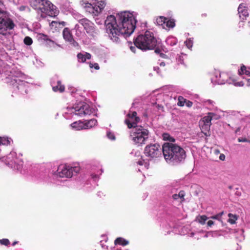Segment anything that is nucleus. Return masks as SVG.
Returning <instances> with one entry per match:
<instances>
[{"label": "nucleus", "mask_w": 250, "mask_h": 250, "mask_svg": "<svg viewBox=\"0 0 250 250\" xmlns=\"http://www.w3.org/2000/svg\"><path fill=\"white\" fill-rule=\"evenodd\" d=\"M137 112L135 111L129 113L127 114V118L125 120V124L127 125L128 128H134L136 126H138V123L140 121V118L137 116Z\"/></svg>", "instance_id": "9b49d317"}, {"label": "nucleus", "mask_w": 250, "mask_h": 250, "mask_svg": "<svg viewBox=\"0 0 250 250\" xmlns=\"http://www.w3.org/2000/svg\"><path fill=\"white\" fill-rule=\"evenodd\" d=\"M17 243H18V242H17V241H15V242H13V243H12V246H15V245L16 244H17Z\"/></svg>", "instance_id": "13d9d810"}, {"label": "nucleus", "mask_w": 250, "mask_h": 250, "mask_svg": "<svg viewBox=\"0 0 250 250\" xmlns=\"http://www.w3.org/2000/svg\"><path fill=\"white\" fill-rule=\"evenodd\" d=\"M186 102V99H185L182 96H179L178 98L177 105L179 106H184Z\"/></svg>", "instance_id": "c85d7f7f"}, {"label": "nucleus", "mask_w": 250, "mask_h": 250, "mask_svg": "<svg viewBox=\"0 0 250 250\" xmlns=\"http://www.w3.org/2000/svg\"><path fill=\"white\" fill-rule=\"evenodd\" d=\"M97 123V121L95 119L85 121V123H84L85 129L94 127L96 125Z\"/></svg>", "instance_id": "6ab92c4d"}, {"label": "nucleus", "mask_w": 250, "mask_h": 250, "mask_svg": "<svg viewBox=\"0 0 250 250\" xmlns=\"http://www.w3.org/2000/svg\"><path fill=\"white\" fill-rule=\"evenodd\" d=\"M85 55V59H88V60H89L91 59V55L90 53H85V54H84Z\"/></svg>", "instance_id": "a18cd8bd"}, {"label": "nucleus", "mask_w": 250, "mask_h": 250, "mask_svg": "<svg viewBox=\"0 0 250 250\" xmlns=\"http://www.w3.org/2000/svg\"><path fill=\"white\" fill-rule=\"evenodd\" d=\"M164 157L167 162H180L186 158V151L175 144L165 143L162 146Z\"/></svg>", "instance_id": "f03ea898"}, {"label": "nucleus", "mask_w": 250, "mask_h": 250, "mask_svg": "<svg viewBox=\"0 0 250 250\" xmlns=\"http://www.w3.org/2000/svg\"><path fill=\"white\" fill-rule=\"evenodd\" d=\"M137 164H138L139 165H140V166H143L144 163H145V160H143V159H141L140 160H139L137 162Z\"/></svg>", "instance_id": "49530a36"}, {"label": "nucleus", "mask_w": 250, "mask_h": 250, "mask_svg": "<svg viewBox=\"0 0 250 250\" xmlns=\"http://www.w3.org/2000/svg\"><path fill=\"white\" fill-rule=\"evenodd\" d=\"M23 42L25 44L27 45H30L32 44L33 41L31 38L28 36H26L24 39Z\"/></svg>", "instance_id": "7c9ffc66"}, {"label": "nucleus", "mask_w": 250, "mask_h": 250, "mask_svg": "<svg viewBox=\"0 0 250 250\" xmlns=\"http://www.w3.org/2000/svg\"><path fill=\"white\" fill-rule=\"evenodd\" d=\"M97 7H99L100 9V13L104 8L106 3L104 0H97Z\"/></svg>", "instance_id": "bb28decb"}, {"label": "nucleus", "mask_w": 250, "mask_h": 250, "mask_svg": "<svg viewBox=\"0 0 250 250\" xmlns=\"http://www.w3.org/2000/svg\"><path fill=\"white\" fill-rule=\"evenodd\" d=\"M238 73L240 75L245 74L250 76V67H247L244 65H242L241 67L240 70H239Z\"/></svg>", "instance_id": "412c9836"}, {"label": "nucleus", "mask_w": 250, "mask_h": 250, "mask_svg": "<svg viewBox=\"0 0 250 250\" xmlns=\"http://www.w3.org/2000/svg\"><path fill=\"white\" fill-rule=\"evenodd\" d=\"M228 216H229L228 222L231 224H235L236 222V221L238 219L237 215H233L232 213H229Z\"/></svg>", "instance_id": "b1692460"}, {"label": "nucleus", "mask_w": 250, "mask_h": 250, "mask_svg": "<svg viewBox=\"0 0 250 250\" xmlns=\"http://www.w3.org/2000/svg\"><path fill=\"white\" fill-rule=\"evenodd\" d=\"M136 20L133 15L128 12H122L108 16L104 23L107 33L110 39L115 42L119 41L120 37L130 35L136 27Z\"/></svg>", "instance_id": "f257e3e1"}, {"label": "nucleus", "mask_w": 250, "mask_h": 250, "mask_svg": "<svg viewBox=\"0 0 250 250\" xmlns=\"http://www.w3.org/2000/svg\"><path fill=\"white\" fill-rule=\"evenodd\" d=\"M214 115V113L209 112L207 116L204 117L199 122L201 132L206 136H209L210 127L211 125V121Z\"/></svg>", "instance_id": "1a4fd4ad"}, {"label": "nucleus", "mask_w": 250, "mask_h": 250, "mask_svg": "<svg viewBox=\"0 0 250 250\" xmlns=\"http://www.w3.org/2000/svg\"><path fill=\"white\" fill-rule=\"evenodd\" d=\"M15 26L14 22L7 17L6 13L0 11V34L4 35L7 30H12Z\"/></svg>", "instance_id": "423d86ee"}, {"label": "nucleus", "mask_w": 250, "mask_h": 250, "mask_svg": "<svg viewBox=\"0 0 250 250\" xmlns=\"http://www.w3.org/2000/svg\"><path fill=\"white\" fill-rule=\"evenodd\" d=\"M84 54L81 53H79L77 54V58L78 61L81 62H84L86 61Z\"/></svg>", "instance_id": "c756f323"}, {"label": "nucleus", "mask_w": 250, "mask_h": 250, "mask_svg": "<svg viewBox=\"0 0 250 250\" xmlns=\"http://www.w3.org/2000/svg\"><path fill=\"white\" fill-rule=\"evenodd\" d=\"M219 158L221 160H223V161L225 159V155H224L223 154H221L219 156Z\"/></svg>", "instance_id": "8fccbe9b"}, {"label": "nucleus", "mask_w": 250, "mask_h": 250, "mask_svg": "<svg viewBox=\"0 0 250 250\" xmlns=\"http://www.w3.org/2000/svg\"><path fill=\"white\" fill-rule=\"evenodd\" d=\"M165 24L167 27L168 28H173L175 25V21L174 20H168L167 19Z\"/></svg>", "instance_id": "cd10ccee"}, {"label": "nucleus", "mask_w": 250, "mask_h": 250, "mask_svg": "<svg viewBox=\"0 0 250 250\" xmlns=\"http://www.w3.org/2000/svg\"><path fill=\"white\" fill-rule=\"evenodd\" d=\"M10 139L8 137H0V146H7L10 144Z\"/></svg>", "instance_id": "a878e982"}, {"label": "nucleus", "mask_w": 250, "mask_h": 250, "mask_svg": "<svg viewBox=\"0 0 250 250\" xmlns=\"http://www.w3.org/2000/svg\"><path fill=\"white\" fill-rule=\"evenodd\" d=\"M186 46L188 48H190L192 46V43L190 41H187L186 42Z\"/></svg>", "instance_id": "ea45409f"}, {"label": "nucleus", "mask_w": 250, "mask_h": 250, "mask_svg": "<svg viewBox=\"0 0 250 250\" xmlns=\"http://www.w3.org/2000/svg\"><path fill=\"white\" fill-rule=\"evenodd\" d=\"M208 217L206 215L200 216L198 219L199 222L201 224H204L207 220Z\"/></svg>", "instance_id": "2f4dec72"}, {"label": "nucleus", "mask_w": 250, "mask_h": 250, "mask_svg": "<svg viewBox=\"0 0 250 250\" xmlns=\"http://www.w3.org/2000/svg\"><path fill=\"white\" fill-rule=\"evenodd\" d=\"M185 104L188 107H191L193 105V103L189 100L186 99V102Z\"/></svg>", "instance_id": "58836bf2"}, {"label": "nucleus", "mask_w": 250, "mask_h": 250, "mask_svg": "<svg viewBox=\"0 0 250 250\" xmlns=\"http://www.w3.org/2000/svg\"><path fill=\"white\" fill-rule=\"evenodd\" d=\"M57 23V21H52L51 23H50V25H52L53 26L54 25V24H56Z\"/></svg>", "instance_id": "5fc2aeb1"}, {"label": "nucleus", "mask_w": 250, "mask_h": 250, "mask_svg": "<svg viewBox=\"0 0 250 250\" xmlns=\"http://www.w3.org/2000/svg\"><path fill=\"white\" fill-rule=\"evenodd\" d=\"M31 3L35 9L51 17H55L59 13L57 7L48 0H34Z\"/></svg>", "instance_id": "39448f33"}, {"label": "nucleus", "mask_w": 250, "mask_h": 250, "mask_svg": "<svg viewBox=\"0 0 250 250\" xmlns=\"http://www.w3.org/2000/svg\"><path fill=\"white\" fill-rule=\"evenodd\" d=\"M40 39L42 41H43L46 43L50 46L54 45L55 43V42L49 38L46 35L42 34L40 35Z\"/></svg>", "instance_id": "a211bd4d"}, {"label": "nucleus", "mask_w": 250, "mask_h": 250, "mask_svg": "<svg viewBox=\"0 0 250 250\" xmlns=\"http://www.w3.org/2000/svg\"><path fill=\"white\" fill-rule=\"evenodd\" d=\"M86 12L92 14L94 16H97L100 13V9L97 7V4L86 3L84 6Z\"/></svg>", "instance_id": "2eb2a0df"}, {"label": "nucleus", "mask_w": 250, "mask_h": 250, "mask_svg": "<svg viewBox=\"0 0 250 250\" xmlns=\"http://www.w3.org/2000/svg\"><path fill=\"white\" fill-rule=\"evenodd\" d=\"M179 199H181V202L184 200L185 193L183 190L180 191L178 193Z\"/></svg>", "instance_id": "e433bc0d"}, {"label": "nucleus", "mask_w": 250, "mask_h": 250, "mask_svg": "<svg viewBox=\"0 0 250 250\" xmlns=\"http://www.w3.org/2000/svg\"><path fill=\"white\" fill-rule=\"evenodd\" d=\"M79 23L81 24L85 30L87 34L89 36L94 37L98 32L94 23L86 18H83L79 21Z\"/></svg>", "instance_id": "9d476101"}, {"label": "nucleus", "mask_w": 250, "mask_h": 250, "mask_svg": "<svg viewBox=\"0 0 250 250\" xmlns=\"http://www.w3.org/2000/svg\"><path fill=\"white\" fill-rule=\"evenodd\" d=\"M162 148L157 144H150L147 145L145 149L144 153L150 159L156 158L162 154Z\"/></svg>", "instance_id": "6e6552de"}, {"label": "nucleus", "mask_w": 250, "mask_h": 250, "mask_svg": "<svg viewBox=\"0 0 250 250\" xmlns=\"http://www.w3.org/2000/svg\"><path fill=\"white\" fill-rule=\"evenodd\" d=\"M114 244L115 245H119L124 246L128 244V241L122 237H118L115 239Z\"/></svg>", "instance_id": "4be33fe9"}, {"label": "nucleus", "mask_w": 250, "mask_h": 250, "mask_svg": "<svg viewBox=\"0 0 250 250\" xmlns=\"http://www.w3.org/2000/svg\"><path fill=\"white\" fill-rule=\"evenodd\" d=\"M223 214V212L222 211L216 215L211 216V218H212L213 219L219 220L220 218L221 217Z\"/></svg>", "instance_id": "c9c22d12"}, {"label": "nucleus", "mask_w": 250, "mask_h": 250, "mask_svg": "<svg viewBox=\"0 0 250 250\" xmlns=\"http://www.w3.org/2000/svg\"><path fill=\"white\" fill-rule=\"evenodd\" d=\"M107 136L109 139H112V140L115 139V138L114 135L111 133H107Z\"/></svg>", "instance_id": "c03bdc74"}, {"label": "nucleus", "mask_w": 250, "mask_h": 250, "mask_svg": "<svg viewBox=\"0 0 250 250\" xmlns=\"http://www.w3.org/2000/svg\"><path fill=\"white\" fill-rule=\"evenodd\" d=\"M215 152L216 153H218V152H219V151L218 150H215Z\"/></svg>", "instance_id": "052dcab7"}, {"label": "nucleus", "mask_w": 250, "mask_h": 250, "mask_svg": "<svg viewBox=\"0 0 250 250\" xmlns=\"http://www.w3.org/2000/svg\"><path fill=\"white\" fill-rule=\"evenodd\" d=\"M19 81V82H21L20 80L18 79V80H16V79H14L13 80H12L11 81V82L12 83V84L14 86H16L17 88H18V86L17 85V84H16L15 83H18V81Z\"/></svg>", "instance_id": "37998d69"}, {"label": "nucleus", "mask_w": 250, "mask_h": 250, "mask_svg": "<svg viewBox=\"0 0 250 250\" xmlns=\"http://www.w3.org/2000/svg\"><path fill=\"white\" fill-rule=\"evenodd\" d=\"M79 166L70 167L68 165L60 166L58 168V175L62 178H71L80 171Z\"/></svg>", "instance_id": "0eeeda50"}, {"label": "nucleus", "mask_w": 250, "mask_h": 250, "mask_svg": "<svg viewBox=\"0 0 250 250\" xmlns=\"http://www.w3.org/2000/svg\"><path fill=\"white\" fill-rule=\"evenodd\" d=\"M62 35L65 41L70 42L74 46L76 47L79 45L78 43L73 39L71 31L68 28L66 27L64 28L62 32Z\"/></svg>", "instance_id": "4468645a"}, {"label": "nucleus", "mask_w": 250, "mask_h": 250, "mask_svg": "<svg viewBox=\"0 0 250 250\" xmlns=\"http://www.w3.org/2000/svg\"><path fill=\"white\" fill-rule=\"evenodd\" d=\"M89 65L91 68L94 67L96 70H99L100 69L99 64L97 63H92L90 62H89Z\"/></svg>", "instance_id": "f704fd0d"}, {"label": "nucleus", "mask_w": 250, "mask_h": 250, "mask_svg": "<svg viewBox=\"0 0 250 250\" xmlns=\"http://www.w3.org/2000/svg\"><path fill=\"white\" fill-rule=\"evenodd\" d=\"M238 141L239 142H249L250 143V140H248L246 138H239L238 139Z\"/></svg>", "instance_id": "4c0bfd02"}, {"label": "nucleus", "mask_w": 250, "mask_h": 250, "mask_svg": "<svg viewBox=\"0 0 250 250\" xmlns=\"http://www.w3.org/2000/svg\"><path fill=\"white\" fill-rule=\"evenodd\" d=\"M0 244L7 246L10 244V241L8 239H2L0 240Z\"/></svg>", "instance_id": "473e14b6"}, {"label": "nucleus", "mask_w": 250, "mask_h": 250, "mask_svg": "<svg viewBox=\"0 0 250 250\" xmlns=\"http://www.w3.org/2000/svg\"><path fill=\"white\" fill-rule=\"evenodd\" d=\"M172 198L174 200H178L179 199V197L178 196V194H174L172 195Z\"/></svg>", "instance_id": "de8ad7c7"}, {"label": "nucleus", "mask_w": 250, "mask_h": 250, "mask_svg": "<svg viewBox=\"0 0 250 250\" xmlns=\"http://www.w3.org/2000/svg\"><path fill=\"white\" fill-rule=\"evenodd\" d=\"M248 26L250 27V21L248 22Z\"/></svg>", "instance_id": "bf43d9fd"}, {"label": "nucleus", "mask_w": 250, "mask_h": 250, "mask_svg": "<svg viewBox=\"0 0 250 250\" xmlns=\"http://www.w3.org/2000/svg\"><path fill=\"white\" fill-rule=\"evenodd\" d=\"M134 44L142 50H152L157 45V40L153 32L147 30L144 34H140L134 39Z\"/></svg>", "instance_id": "7ed1b4c3"}, {"label": "nucleus", "mask_w": 250, "mask_h": 250, "mask_svg": "<svg viewBox=\"0 0 250 250\" xmlns=\"http://www.w3.org/2000/svg\"><path fill=\"white\" fill-rule=\"evenodd\" d=\"M130 50H131L132 52H135V47H133V46H130Z\"/></svg>", "instance_id": "864d4df0"}, {"label": "nucleus", "mask_w": 250, "mask_h": 250, "mask_svg": "<svg viewBox=\"0 0 250 250\" xmlns=\"http://www.w3.org/2000/svg\"><path fill=\"white\" fill-rule=\"evenodd\" d=\"M59 23L60 24H62L63 26H64L65 23L64 21H62V22H59Z\"/></svg>", "instance_id": "4d7b16f0"}, {"label": "nucleus", "mask_w": 250, "mask_h": 250, "mask_svg": "<svg viewBox=\"0 0 250 250\" xmlns=\"http://www.w3.org/2000/svg\"><path fill=\"white\" fill-rule=\"evenodd\" d=\"M26 9L29 10V8L26 6L22 5L19 7V10L21 11H24Z\"/></svg>", "instance_id": "a19ab883"}, {"label": "nucleus", "mask_w": 250, "mask_h": 250, "mask_svg": "<svg viewBox=\"0 0 250 250\" xmlns=\"http://www.w3.org/2000/svg\"><path fill=\"white\" fill-rule=\"evenodd\" d=\"M155 52L157 54H159L161 52V50L158 47V44H157V45L155 47Z\"/></svg>", "instance_id": "79ce46f5"}, {"label": "nucleus", "mask_w": 250, "mask_h": 250, "mask_svg": "<svg viewBox=\"0 0 250 250\" xmlns=\"http://www.w3.org/2000/svg\"><path fill=\"white\" fill-rule=\"evenodd\" d=\"M214 224V222L212 220H209L208 222V226L209 227H211L213 224Z\"/></svg>", "instance_id": "09e8293b"}, {"label": "nucleus", "mask_w": 250, "mask_h": 250, "mask_svg": "<svg viewBox=\"0 0 250 250\" xmlns=\"http://www.w3.org/2000/svg\"><path fill=\"white\" fill-rule=\"evenodd\" d=\"M165 65H166V64H165V63L164 62H161L160 63V66L161 67H163V68H165Z\"/></svg>", "instance_id": "3c124183"}, {"label": "nucleus", "mask_w": 250, "mask_h": 250, "mask_svg": "<svg viewBox=\"0 0 250 250\" xmlns=\"http://www.w3.org/2000/svg\"><path fill=\"white\" fill-rule=\"evenodd\" d=\"M93 113V109L86 103H83L75 108V114L80 116L90 115Z\"/></svg>", "instance_id": "f8f14e48"}, {"label": "nucleus", "mask_w": 250, "mask_h": 250, "mask_svg": "<svg viewBox=\"0 0 250 250\" xmlns=\"http://www.w3.org/2000/svg\"><path fill=\"white\" fill-rule=\"evenodd\" d=\"M17 158L16 154L14 152H10L6 157H2L1 160L5 163L8 167L11 168H15V164Z\"/></svg>", "instance_id": "ddd939ff"}, {"label": "nucleus", "mask_w": 250, "mask_h": 250, "mask_svg": "<svg viewBox=\"0 0 250 250\" xmlns=\"http://www.w3.org/2000/svg\"><path fill=\"white\" fill-rule=\"evenodd\" d=\"M72 128L77 130L85 129L84 123L81 121L75 122L71 124Z\"/></svg>", "instance_id": "f3484780"}, {"label": "nucleus", "mask_w": 250, "mask_h": 250, "mask_svg": "<svg viewBox=\"0 0 250 250\" xmlns=\"http://www.w3.org/2000/svg\"><path fill=\"white\" fill-rule=\"evenodd\" d=\"M248 86H250V79L247 80V83Z\"/></svg>", "instance_id": "6e6d98bb"}, {"label": "nucleus", "mask_w": 250, "mask_h": 250, "mask_svg": "<svg viewBox=\"0 0 250 250\" xmlns=\"http://www.w3.org/2000/svg\"><path fill=\"white\" fill-rule=\"evenodd\" d=\"M163 140L165 141H168L170 143H172L174 142L175 140V139L171 137L168 133H165L163 134Z\"/></svg>", "instance_id": "393cba45"}, {"label": "nucleus", "mask_w": 250, "mask_h": 250, "mask_svg": "<svg viewBox=\"0 0 250 250\" xmlns=\"http://www.w3.org/2000/svg\"><path fill=\"white\" fill-rule=\"evenodd\" d=\"M238 85H239V86H241V85L240 84V83H238Z\"/></svg>", "instance_id": "680f3d73"}, {"label": "nucleus", "mask_w": 250, "mask_h": 250, "mask_svg": "<svg viewBox=\"0 0 250 250\" xmlns=\"http://www.w3.org/2000/svg\"><path fill=\"white\" fill-rule=\"evenodd\" d=\"M240 130H241V127H237L235 131V133L237 134L238 132H240Z\"/></svg>", "instance_id": "603ef678"}, {"label": "nucleus", "mask_w": 250, "mask_h": 250, "mask_svg": "<svg viewBox=\"0 0 250 250\" xmlns=\"http://www.w3.org/2000/svg\"><path fill=\"white\" fill-rule=\"evenodd\" d=\"M154 69L155 71L157 72L158 74H162L163 72L166 71V68H163V69H161L158 66L154 67Z\"/></svg>", "instance_id": "72a5a7b5"}, {"label": "nucleus", "mask_w": 250, "mask_h": 250, "mask_svg": "<svg viewBox=\"0 0 250 250\" xmlns=\"http://www.w3.org/2000/svg\"><path fill=\"white\" fill-rule=\"evenodd\" d=\"M239 18L241 21L244 22L249 16V12L248 7H246L243 3L239 5L238 8Z\"/></svg>", "instance_id": "dca6fc26"}, {"label": "nucleus", "mask_w": 250, "mask_h": 250, "mask_svg": "<svg viewBox=\"0 0 250 250\" xmlns=\"http://www.w3.org/2000/svg\"><path fill=\"white\" fill-rule=\"evenodd\" d=\"M167 20V18L163 16H160L156 19V22L158 25L163 26L165 24Z\"/></svg>", "instance_id": "5701e85b"}, {"label": "nucleus", "mask_w": 250, "mask_h": 250, "mask_svg": "<svg viewBox=\"0 0 250 250\" xmlns=\"http://www.w3.org/2000/svg\"><path fill=\"white\" fill-rule=\"evenodd\" d=\"M149 131L142 125L136 126L132 129L129 137L134 144L137 146H142L146 144L149 138Z\"/></svg>", "instance_id": "20e7f679"}, {"label": "nucleus", "mask_w": 250, "mask_h": 250, "mask_svg": "<svg viewBox=\"0 0 250 250\" xmlns=\"http://www.w3.org/2000/svg\"><path fill=\"white\" fill-rule=\"evenodd\" d=\"M52 89L54 92L59 91L60 92H63L65 90V86L62 84L61 81H59L57 82V85L53 86Z\"/></svg>", "instance_id": "aec40b11"}]
</instances>
